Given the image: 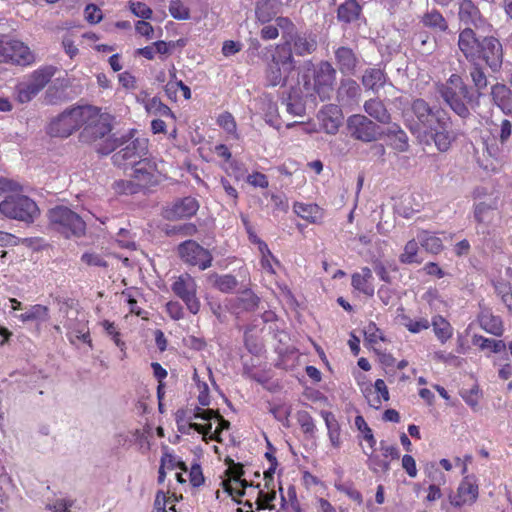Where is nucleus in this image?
Instances as JSON below:
<instances>
[{"label":"nucleus","mask_w":512,"mask_h":512,"mask_svg":"<svg viewBox=\"0 0 512 512\" xmlns=\"http://www.w3.org/2000/svg\"><path fill=\"white\" fill-rule=\"evenodd\" d=\"M83 129L79 134V140L85 144L95 145L99 154L108 155L122 146L126 139L118 137L116 133L111 134L114 117L102 112L95 106H84Z\"/></svg>","instance_id":"f257e3e1"},{"label":"nucleus","mask_w":512,"mask_h":512,"mask_svg":"<svg viewBox=\"0 0 512 512\" xmlns=\"http://www.w3.org/2000/svg\"><path fill=\"white\" fill-rule=\"evenodd\" d=\"M458 49L467 61L480 62L492 72H499L503 64V47L494 36L478 37L476 32L466 27L459 32Z\"/></svg>","instance_id":"f03ea898"},{"label":"nucleus","mask_w":512,"mask_h":512,"mask_svg":"<svg viewBox=\"0 0 512 512\" xmlns=\"http://www.w3.org/2000/svg\"><path fill=\"white\" fill-rule=\"evenodd\" d=\"M438 93L450 109L463 119L470 116L468 104H478L472 88L459 74H451L445 83L438 86Z\"/></svg>","instance_id":"7ed1b4c3"},{"label":"nucleus","mask_w":512,"mask_h":512,"mask_svg":"<svg viewBox=\"0 0 512 512\" xmlns=\"http://www.w3.org/2000/svg\"><path fill=\"white\" fill-rule=\"evenodd\" d=\"M406 122L410 131L421 137L433 130V124L438 126L446 124V113L441 109H433L424 99L417 98L412 101L410 109L406 112Z\"/></svg>","instance_id":"20e7f679"},{"label":"nucleus","mask_w":512,"mask_h":512,"mask_svg":"<svg viewBox=\"0 0 512 512\" xmlns=\"http://www.w3.org/2000/svg\"><path fill=\"white\" fill-rule=\"evenodd\" d=\"M48 218L50 226L66 238L71 236L81 237L85 234L86 223L70 208L57 206L49 210Z\"/></svg>","instance_id":"39448f33"},{"label":"nucleus","mask_w":512,"mask_h":512,"mask_svg":"<svg viewBox=\"0 0 512 512\" xmlns=\"http://www.w3.org/2000/svg\"><path fill=\"white\" fill-rule=\"evenodd\" d=\"M0 212L5 217L24 222H33L39 215L36 203L27 196H8L0 203Z\"/></svg>","instance_id":"423d86ee"},{"label":"nucleus","mask_w":512,"mask_h":512,"mask_svg":"<svg viewBox=\"0 0 512 512\" xmlns=\"http://www.w3.org/2000/svg\"><path fill=\"white\" fill-rule=\"evenodd\" d=\"M276 47L284 55L290 56L291 62L296 65L294 56L305 57L317 50V36L312 32H300L297 30Z\"/></svg>","instance_id":"0eeeda50"},{"label":"nucleus","mask_w":512,"mask_h":512,"mask_svg":"<svg viewBox=\"0 0 512 512\" xmlns=\"http://www.w3.org/2000/svg\"><path fill=\"white\" fill-rule=\"evenodd\" d=\"M84 106H77L66 109L56 118H54L48 128L47 133L52 137L66 138L74 131L82 127Z\"/></svg>","instance_id":"6e6552de"},{"label":"nucleus","mask_w":512,"mask_h":512,"mask_svg":"<svg viewBox=\"0 0 512 512\" xmlns=\"http://www.w3.org/2000/svg\"><path fill=\"white\" fill-rule=\"evenodd\" d=\"M120 137H125L126 142L120 146L121 149L119 151L113 154L112 162L118 167L131 168L146 155L147 142L145 139H132V132Z\"/></svg>","instance_id":"1a4fd4ad"},{"label":"nucleus","mask_w":512,"mask_h":512,"mask_svg":"<svg viewBox=\"0 0 512 512\" xmlns=\"http://www.w3.org/2000/svg\"><path fill=\"white\" fill-rule=\"evenodd\" d=\"M296 65L291 62L290 56L284 55L277 47L275 53L266 64L265 79L269 86H284L289 74L295 70Z\"/></svg>","instance_id":"9d476101"},{"label":"nucleus","mask_w":512,"mask_h":512,"mask_svg":"<svg viewBox=\"0 0 512 512\" xmlns=\"http://www.w3.org/2000/svg\"><path fill=\"white\" fill-rule=\"evenodd\" d=\"M34 61L33 53L23 42L5 37L0 38V62L26 66Z\"/></svg>","instance_id":"9b49d317"},{"label":"nucleus","mask_w":512,"mask_h":512,"mask_svg":"<svg viewBox=\"0 0 512 512\" xmlns=\"http://www.w3.org/2000/svg\"><path fill=\"white\" fill-rule=\"evenodd\" d=\"M178 255L183 262L206 270L212 265V254L194 240H186L177 247Z\"/></svg>","instance_id":"f8f14e48"},{"label":"nucleus","mask_w":512,"mask_h":512,"mask_svg":"<svg viewBox=\"0 0 512 512\" xmlns=\"http://www.w3.org/2000/svg\"><path fill=\"white\" fill-rule=\"evenodd\" d=\"M336 69L328 61H321L314 70V89L322 101L329 100L334 92Z\"/></svg>","instance_id":"ddd939ff"},{"label":"nucleus","mask_w":512,"mask_h":512,"mask_svg":"<svg viewBox=\"0 0 512 512\" xmlns=\"http://www.w3.org/2000/svg\"><path fill=\"white\" fill-rule=\"evenodd\" d=\"M172 291L186 304L187 309L197 314L200 310V301L197 298V284L188 273L180 275L172 284Z\"/></svg>","instance_id":"4468645a"},{"label":"nucleus","mask_w":512,"mask_h":512,"mask_svg":"<svg viewBox=\"0 0 512 512\" xmlns=\"http://www.w3.org/2000/svg\"><path fill=\"white\" fill-rule=\"evenodd\" d=\"M347 126L350 135L357 140L371 142L377 138L379 126L364 115L350 116Z\"/></svg>","instance_id":"2eb2a0df"},{"label":"nucleus","mask_w":512,"mask_h":512,"mask_svg":"<svg viewBox=\"0 0 512 512\" xmlns=\"http://www.w3.org/2000/svg\"><path fill=\"white\" fill-rule=\"evenodd\" d=\"M497 210V202L491 199L489 202L480 201L473 206V217L477 223L476 231L478 234L488 236L490 234L489 227L492 224L495 212Z\"/></svg>","instance_id":"dca6fc26"},{"label":"nucleus","mask_w":512,"mask_h":512,"mask_svg":"<svg viewBox=\"0 0 512 512\" xmlns=\"http://www.w3.org/2000/svg\"><path fill=\"white\" fill-rule=\"evenodd\" d=\"M479 494L478 484L474 476H466L460 482L457 493L449 495L450 504L455 507L473 504Z\"/></svg>","instance_id":"f3484780"},{"label":"nucleus","mask_w":512,"mask_h":512,"mask_svg":"<svg viewBox=\"0 0 512 512\" xmlns=\"http://www.w3.org/2000/svg\"><path fill=\"white\" fill-rule=\"evenodd\" d=\"M226 473L229 478L222 482V486L225 492H227L237 503H241L237 501L235 497H241L245 495V488L249 486L248 482L241 477L244 475L243 466L240 463H233L230 466Z\"/></svg>","instance_id":"a211bd4d"},{"label":"nucleus","mask_w":512,"mask_h":512,"mask_svg":"<svg viewBox=\"0 0 512 512\" xmlns=\"http://www.w3.org/2000/svg\"><path fill=\"white\" fill-rule=\"evenodd\" d=\"M130 176L136 181L140 189L155 185L158 182L156 165L149 159L143 157L131 167Z\"/></svg>","instance_id":"6ab92c4d"},{"label":"nucleus","mask_w":512,"mask_h":512,"mask_svg":"<svg viewBox=\"0 0 512 512\" xmlns=\"http://www.w3.org/2000/svg\"><path fill=\"white\" fill-rule=\"evenodd\" d=\"M199 209L197 200L193 197H184L175 200L164 209L163 215L168 220L188 218L196 214Z\"/></svg>","instance_id":"aec40b11"},{"label":"nucleus","mask_w":512,"mask_h":512,"mask_svg":"<svg viewBox=\"0 0 512 512\" xmlns=\"http://www.w3.org/2000/svg\"><path fill=\"white\" fill-rule=\"evenodd\" d=\"M335 63L344 75H353L359 63L354 50L347 46H340L334 51Z\"/></svg>","instance_id":"412c9836"},{"label":"nucleus","mask_w":512,"mask_h":512,"mask_svg":"<svg viewBox=\"0 0 512 512\" xmlns=\"http://www.w3.org/2000/svg\"><path fill=\"white\" fill-rule=\"evenodd\" d=\"M469 77L472 83V91L475 93L477 102L479 103L480 97L484 95L486 88L488 87V77L484 66L480 62L468 61Z\"/></svg>","instance_id":"4be33fe9"},{"label":"nucleus","mask_w":512,"mask_h":512,"mask_svg":"<svg viewBox=\"0 0 512 512\" xmlns=\"http://www.w3.org/2000/svg\"><path fill=\"white\" fill-rule=\"evenodd\" d=\"M260 303V298L251 290L244 289L238 295L230 300L231 309L234 313L255 311Z\"/></svg>","instance_id":"5701e85b"},{"label":"nucleus","mask_w":512,"mask_h":512,"mask_svg":"<svg viewBox=\"0 0 512 512\" xmlns=\"http://www.w3.org/2000/svg\"><path fill=\"white\" fill-rule=\"evenodd\" d=\"M490 96L493 104L504 114L512 113V91L507 85L499 82L492 85Z\"/></svg>","instance_id":"b1692460"},{"label":"nucleus","mask_w":512,"mask_h":512,"mask_svg":"<svg viewBox=\"0 0 512 512\" xmlns=\"http://www.w3.org/2000/svg\"><path fill=\"white\" fill-rule=\"evenodd\" d=\"M360 86L351 79H342L337 89V99L341 105H349L360 96Z\"/></svg>","instance_id":"393cba45"},{"label":"nucleus","mask_w":512,"mask_h":512,"mask_svg":"<svg viewBox=\"0 0 512 512\" xmlns=\"http://www.w3.org/2000/svg\"><path fill=\"white\" fill-rule=\"evenodd\" d=\"M372 271L368 267H363L360 272L354 273L351 277V285L354 289L360 291L366 296H373L375 288L372 284Z\"/></svg>","instance_id":"a878e982"},{"label":"nucleus","mask_w":512,"mask_h":512,"mask_svg":"<svg viewBox=\"0 0 512 512\" xmlns=\"http://www.w3.org/2000/svg\"><path fill=\"white\" fill-rule=\"evenodd\" d=\"M459 19L466 25L479 27L483 22L479 9L471 0H463L459 6Z\"/></svg>","instance_id":"bb28decb"},{"label":"nucleus","mask_w":512,"mask_h":512,"mask_svg":"<svg viewBox=\"0 0 512 512\" xmlns=\"http://www.w3.org/2000/svg\"><path fill=\"white\" fill-rule=\"evenodd\" d=\"M361 81L366 89L378 92L386 83V75L379 68H368L364 71Z\"/></svg>","instance_id":"cd10ccee"},{"label":"nucleus","mask_w":512,"mask_h":512,"mask_svg":"<svg viewBox=\"0 0 512 512\" xmlns=\"http://www.w3.org/2000/svg\"><path fill=\"white\" fill-rule=\"evenodd\" d=\"M362 7L356 0H346L337 9V19L340 22L351 23L359 19Z\"/></svg>","instance_id":"c85d7f7f"},{"label":"nucleus","mask_w":512,"mask_h":512,"mask_svg":"<svg viewBox=\"0 0 512 512\" xmlns=\"http://www.w3.org/2000/svg\"><path fill=\"white\" fill-rule=\"evenodd\" d=\"M323 129L328 134H335L341 124V115L337 106L330 105L321 112Z\"/></svg>","instance_id":"c756f323"},{"label":"nucleus","mask_w":512,"mask_h":512,"mask_svg":"<svg viewBox=\"0 0 512 512\" xmlns=\"http://www.w3.org/2000/svg\"><path fill=\"white\" fill-rule=\"evenodd\" d=\"M449 118L446 117V124L442 126H438L439 130H435V132L431 133V138L433 139L435 146L440 152H446L450 149L452 142L455 140V136L452 132L447 130Z\"/></svg>","instance_id":"7c9ffc66"},{"label":"nucleus","mask_w":512,"mask_h":512,"mask_svg":"<svg viewBox=\"0 0 512 512\" xmlns=\"http://www.w3.org/2000/svg\"><path fill=\"white\" fill-rule=\"evenodd\" d=\"M56 72L57 67L53 65L40 67L31 74L29 82L40 92L50 82Z\"/></svg>","instance_id":"2f4dec72"},{"label":"nucleus","mask_w":512,"mask_h":512,"mask_svg":"<svg viewBox=\"0 0 512 512\" xmlns=\"http://www.w3.org/2000/svg\"><path fill=\"white\" fill-rule=\"evenodd\" d=\"M365 112L380 123H388L390 114L383 102L377 98L367 100L364 104Z\"/></svg>","instance_id":"473e14b6"},{"label":"nucleus","mask_w":512,"mask_h":512,"mask_svg":"<svg viewBox=\"0 0 512 512\" xmlns=\"http://www.w3.org/2000/svg\"><path fill=\"white\" fill-rule=\"evenodd\" d=\"M431 325L435 336L441 343L447 342L452 337L453 327L444 317L440 315L434 316Z\"/></svg>","instance_id":"72a5a7b5"},{"label":"nucleus","mask_w":512,"mask_h":512,"mask_svg":"<svg viewBox=\"0 0 512 512\" xmlns=\"http://www.w3.org/2000/svg\"><path fill=\"white\" fill-rule=\"evenodd\" d=\"M208 281L213 287L217 288L223 293H229L233 291L238 285L237 279L230 274L218 275L213 273L209 275Z\"/></svg>","instance_id":"f704fd0d"},{"label":"nucleus","mask_w":512,"mask_h":512,"mask_svg":"<svg viewBox=\"0 0 512 512\" xmlns=\"http://www.w3.org/2000/svg\"><path fill=\"white\" fill-rule=\"evenodd\" d=\"M18 318L22 322H45L49 319V308L44 305L36 304L30 306L27 311L20 314Z\"/></svg>","instance_id":"c9c22d12"},{"label":"nucleus","mask_w":512,"mask_h":512,"mask_svg":"<svg viewBox=\"0 0 512 512\" xmlns=\"http://www.w3.org/2000/svg\"><path fill=\"white\" fill-rule=\"evenodd\" d=\"M417 240L427 252L438 254L443 249L442 240L428 231L419 232Z\"/></svg>","instance_id":"e433bc0d"},{"label":"nucleus","mask_w":512,"mask_h":512,"mask_svg":"<svg viewBox=\"0 0 512 512\" xmlns=\"http://www.w3.org/2000/svg\"><path fill=\"white\" fill-rule=\"evenodd\" d=\"M321 416L323 417L327 430L328 436L331 441V444L334 447L340 446V426L338 421L336 420L334 414L329 411H321Z\"/></svg>","instance_id":"4c0bfd02"},{"label":"nucleus","mask_w":512,"mask_h":512,"mask_svg":"<svg viewBox=\"0 0 512 512\" xmlns=\"http://www.w3.org/2000/svg\"><path fill=\"white\" fill-rule=\"evenodd\" d=\"M422 23L424 26L429 27L434 30L446 31L448 29V24L443 15L433 9L431 11L426 12L422 17Z\"/></svg>","instance_id":"58836bf2"},{"label":"nucleus","mask_w":512,"mask_h":512,"mask_svg":"<svg viewBox=\"0 0 512 512\" xmlns=\"http://www.w3.org/2000/svg\"><path fill=\"white\" fill-rule=\"evenodd\" d=\"M275 3L272 0H259L256 4V18L262 23H268L276 15Z\"/></svg>","instance_id":"ea45409f"},{"label":"nucleus","mask_w":512,"mask_h":512,"mask_svg":"<svg viewBox=\"0 0 512 512\" xmlns=\"http://www.w3.org/2000/svg\"><path fill=\"white\" fill-rule=\"evenodd\" d=\"M418 242L415 239L409 240L404 246L403 253L399 256V261L403 264H420L422 259L418 257Z\"/></svg>","instance_id":"a19ab883"},{"label":"nucleus","mask_w":512,"mask_h":512,"mask_svg":"<svg viewBox=\"0 0 512 512\" xmlns=\"http://www.w3.org/2000/svg\"><path fill=\"white\" fill-rule=\"evenodd\" d=\"M480 326L488 333L495 336L503 334V325L499 317L483 315L480 318Z\"/></svg>","instance_id":"79ce46f5"},{"label":"nucleus","mask_w":512,"mask_h":512,"mask_svg":"<svg viewBox=\"0 0 512 512\" xmlns=\"http://www.w3.org/2000/svg\"><path fill=\"white\" fill-rule=\"evenodd\" d=\"M473 344L479 346L481 349H491L494 353H500L506 350L504 341L489 339L480 335L473 337Z\"/></svg>","instance_id":"37998d69"},{"label":"nucleus","mask_w":512,"mask_h":512,"mask_svg":"<svg viewBox=\"0 0 512 512\" xmlns=\"http://www.w3.org/2000/svg\"><path fill=\"white\" fill-rule=\"evenodd\" d=\"M297 422L307 437H315L316 426L313 418L307 411L301 410L297 412Z\"/></svg>","instance_id":"c03bdc74"},{"label":"nucleus","mask_w":512,"mask_h":512,"mask_svg":"<svg viewBox=\"0 0 512 512\" xmlns=\"http://www.w3.org/2000/svg\"><path fill=\"white\" fill-rule=\"evenodd\" d=\"M364 453L368 456L367 466L373 473H387L390 470V463L381 459L380 456L374 454L373 451L368 453L364 450Z\"/></svg>","instance_id":"a18cd8bd"},{"label":"nucleus","mask_w":512,"mask_h":512,"mask_svg":"<svg viewBox=\"0 0 512 512\" xmlns=\"http://www.w3.org/2000/svg\"><path fill=\"white\" fill-rule=\"evenodd\" d=\"M414 43L418 46L419 51L422 54L429 55L433 53L436 48V41L433 37H430L424 33H420L414 38Z\"/></svg>","instance_id":"49530a36"},{"label":"nucleus","mask_w":512,"mask_h":512,"mask_svg":"<svg viewBox=\"0 0 512 512\" xmlns=\"http://www.w3.org/2000/svg\"><path fill=\"white\" fill-rule=\"evenodd\" d=\"M17 100L20 103H27L31 101L39 91L28 81L21 83L17 86Z\"/></svg>","instance_id":"de8ad7c7"},{"label":"nucleus","mask_w":512,"mask_h":512,"mask_svg":"<svg viewBox=\"0 0 512 512\" xmlns=\"http://www.w3.org/2000/svg\"><path fill=\"white\" fill-rule=\"evenodd\" d=\"M375 392H377L380 396H375L373 399H368L370 405L374 408H379L381 406V398L384 401L389 400V391L388 388L382 379H377L374 383Z\"/></svg>","instance_id":"09e8293b"},{"label":"nucleus","mask_w":512,"mask_h":512,"mask_svg":"<svg viewBox=\"0 0 512 512\" xmlns=\"http://www.w3.org/2000/svg\"><path fill=\"white\" fill-rule=\"evenodd\" d=\"M355 426L361 433H363L364 440L367 441L370 449L373 450L376 445V439L372 433L371 428L368 426L365 419L361 415L356 416Z\"/></svg>","instance_id":"8fccbe9b"},{"label":"nucleus","mask_w":512,"mask_h":512,"mask_svg":"<svg viewBox=\"0 0 512 512\" xmlns=\"http://www.w3.org/2000/svg\"><path fill=\"white\" fill-rule=\"evenodd\" d=\"M389 133L393 134L394 136L392 142V146L394 149H396L399 152H405L408 150V137L403 130H401L398 126H395V129L390 130Z\"/></svg>","instance_id":"3c124183"},{"label":"nucleus","mask_w":512,"mask_h":512,"mask_svg":"<svg viewBox=\"0 0 512 512\" xmlns=\"http://www.w3.org/2000/svg\"><path fill=\"white\" fill-rule=\"evenodd\" d=\"M147 111L149 113H154L160 116H170L174 117L171 109L161 102V100L157 97H153L146 105Z\"/></svg>","instance_id":"603ef678"},{"label":"nucleus","mask_w":512,"mask_h":512,"mask_svg":"<svg viewBox=\"0 0 512 512\" xmlns=\"http://www.w3.org/2000/svg\"><path fill=\"white\" fill-rule=\"evenodd\" d=\"M169 12L174 19L188 20L190 10L180 0H172L169 5Z\"/></svg>","instance_id":"864d4df0"},{"label":"nucleus","mask_w":512,"mask_h":512,"mask_svg":"<svg viewBox=\"0 0 512 512\" xmlns=\"http://www.w3.org/2000/svg\"><path fill=\"white\" fill-rule=\"evenodd\" d=\"M274 25L278 27V30H281L283 41L297 31L293 22L287 17H277Z\"/></svg>","instance_id":"5fc2aeb1"},{"label":"nucleus","mask_w":512,"mask_h":512,"mask_svg":"<svg viewBox=\"0 0 512 512\" xmlns=\"http://www.w3.org/2000/svg\"><path fill=\"white\" fill-rule=\"evenodd\" d=\"M364 335L365 339L371 344H377L379 341L385 340L383 332L373 322H370L364 328Z\"/></svg>","instance_id":"6e6d98bb"},{"label":"nucleus","mask_w":512,"mask_h":512,"mask_svg":"<svg viewBox=\"0 0 512 512\" xmlns=\"http://www.w3.org/2000/svg\"><path fill=\"white\" fill-rule=\"evenodd\" d=\"M114 189L118 193L123 194H135L140 190V187L136 185V181L132 180H119L114 183Z\"/></svg>","instance_id":"4d7b16f0"},{"label":"nucleus","mask_w":512,"mask_h":512,"mask_svg":"<svg viewBox=\"0 0 512 512\" xmlns=\"http://www.w3.org/2000/svg\"><path fill=\"white\" fill-rule=\"evenodd\" d=\"M217 122L229 134H236V122L234 117L229 112H224L219 115Z\"/></svg>","instance_id":"13d9d810"},{"label":"nucleus","mask_w":512,"mask_h":512,"mask_svg":"<svg viewBox=\"0 0 512 512\" xmlns=\"http://www.w3.org/2000/svg\"><path fill=\"white\" fill-rule=\"evenodd\" d=\"M220 416V413L217 410L213 409H201L199 407L195 408L193 414L188 417L189 421L194 419H201L209 421L211 419H217Z\"/></svg>","instance_id":"bf43d9fd"},{"label":"nucleus","mask_w":512,"mask_h":512,"mask_svg":"<svg viewBox=\"0 0 512 512\" xmlns=\"http://www.w3.org/2000/svg\"><path fill=\"white\" fill-rule=\"evenodd\" d=\"M81 261L88 266L104 267L108 266L104 258L95 252H86L81 256Z\"/></svg>","instance_id":"052dcab7"},{"label":"nucleus","mask_w":512,"mask_h":512,"mask_svg":"<svg viewBox=\"0 0 512 512\" xmlns=\"http://www.w3.org/2000/svg\"><path fill=\"white\" fill-rule=\"evenodd\" d=\"M131 12L142 19H150L152 16V10L142 2H130Z\"/></svg>","instance_id":"680f3d73"},{"label":"nucleus","mask_w":512,"mask_h":512,"mask_svg":"<svg viewBox=\"0 0 512 512\" xmlns=\"http://www.w3.org/2000/svg\"><path fill=\"white\" fill-rule=\"evenodd\" d=\"M427 476L431 480L432 484L443 485L446 482V476L444 473L436 467L435 464H431L426 468Z\"/></svg>","instance_id":"e2e57ef3"},{"label":"nucleus","mask_w":512,"mask_h":512,"mask_svg":"<svg viewBox=\"0 0 512 512\" xmlns=\"http://www.w3.org/2000/svg\"><path fill=\"white\" fill-rule=\"evenodd\" d=\"M85 19L91 24L99 23L102 20L100 8L94 4H88L85 8Z\"/></svg>","instance_id":"0e129e2a"},{"label":"nucleus","mask_w":512,"mask_h":512,"mask_svg":"<svg viewBox=\"0 0 512 512\" xmlns=\"http://www.w3.org/2000/svg\"><path fill=\"white\" fill-rule=\"evenodd\" d=\"M74 504L72 500L56 499L52 503L46 504V509L54 512H69L70 507Z\"/></svg>","instance_id":"69168bd1"},{"label":"nucleus","mask_w":512,"mask_h":512,"mask_svg":"<svg viewBox=\"0 0 512 512\" xmlns=\"http://www.w3.org/2000/svg\"><path fill=\"white\" fill-rule=\"evenodd\" d=\"M479 390L477 386H474L473 388L469 390H463L461 391V396L463 400L472 408H476L479 401Z\"/></svg>","instance_id":"338daca9"},{"label":"nucleus","mask_w":512,"mask_h":512,"mask_svg":"<svg viewBox=\"0 0 512 512\" xmlns=\"http://www.w3.org/2000/svg\"><path fill=\"white\" fill-rule=\"evenodd\" d=\"M190 483L193 487H199L204 483V476L199 464L192 465L189 473Z\"/></svg>","instance_id":"774afa93"}]
</instances>
